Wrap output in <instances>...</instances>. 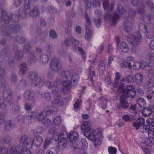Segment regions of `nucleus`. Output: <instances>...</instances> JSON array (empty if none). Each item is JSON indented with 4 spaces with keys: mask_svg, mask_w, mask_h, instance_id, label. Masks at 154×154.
Here are the masks:
<instances>
[{
    "mask_svg": "<svg viewBox=\"0 0 154 154\" xmlns=\"http://www.w3.org/2000/svg\"><path fill=\"white\" fill-rule=\"evenodd\" d=\"M6 105L5 102L4 98L2 97H0V108L2 109H5Z\"/></svg>",
    "mask_w": 154,
    "mask_h": 154,
    "instance_id": "338daca9",
    "label": "nucleus"
},
{
    "mask_svg": "<svg viewBox=\"0 0 154 154\" xmlns=\"http://www.w3.org/2000/svg\"><path fill=\"white\" fill-rule=\"evenodd\" d=\"M58 143L60 147L63 149L65 148L67 145V139H60Z\"/></svg>",
    "mask_w": 154,
    "mask_h": 154,
    "instance_id": "a18cd8bd",
    "label": "nucleus"
},
{
    "mask_svg": "<svg viewBox=\"0 0 154 154\" xmlns=\"http://www.w3.org/2000/svg\"><path fill=\"white\" fill-rule=\"evenodd\" d=\"M16 41L19 44H22L26 41V38L21 35H17L15 38Z\"/></svg>",
    "mask_w": 154,
    "mask_h": 154,
    "instance_id": "c03bdc74",
    "label": "nucleus"
},
{
    "mask_svg": "<svg viewBox=\"0 0 154 154\" xmlns=\"http://www.w3.org/2000/svg\"><path fill=\"white\" fill-rule=\"evenodd\" d=\"M43 129L42 127L38 126L34 130V134L35 135L40 134L43 131Z\"/></svg>",
    "mask_w": 154,
    "mask_h": 154,
    "instance_id": "13d9d810",
    "label": "nucleus"
},
{
    "mask_svg": "<svg viewBox=\"0 0 154 154\" xmlns=\"http://www.w3.org/2000/svg\"><path fill=\"white\" fill-rule=\"evenodd\" d=\"M31 48V45L29 43H27L24 46L23 48V51L25 52L28 53L30 51Z\"/></svg>",
    "mask_w": 154,
    "mask_h": 154,
    "instance_id": "69168bd1",
    "label": "nucleus"
},
{
    "mask_svg": "<svg viewBox=\"0 0 154 154\" xmlns=\"http://www.w3.org/2000/svg\"><path fill=\"white\" fill-rule=\"evenodd\" d=\"M20 71L23 74H24L27 70V66L26 63H23L20 65Z\"/></svg>",
    "mask_w": 154,
    "mask_h": 154,
    "instance_id": "3c124183",
    "label": "nucleus"
},
{
    "mask_svg": "<svg viewBox=\"0 0 154 154\" xmlns=\"http://www.w3.org/2000/svg\"><path fill=\"white\" fill-rule=\"evenodd\" d=\"M39 11L36 8H33L29 12L30 16L34 18L37 17L39 15Z\"/></svg>",
    "mask_w": 154,
    "mask_h": 154,
    "instance_id": "ea45409f",
    "label": "nucleus"
},
{
    "mask_svg": "<svg viewBox=\"0 0 154 154\" xmlns=\"http://www.w3.org/2000/svg\"><path fill=\"white\" fill-rule=\"evenodd\" d=\"M98 99L102 102L101 104L102 108L104 109H105L106 107V104L107 102V100L104 97H101Z\"/></svg>",
    "mask_w": 154,
    "mask_h": 154,
    "instance_id": "de8ad7c7",
    "label": "nucleus"
},
{
    "mask_svg": "<svg viewBox=\"0 0 154 154\" xmlns=\"http://www.w3.org/2000/svg\"><path fill=\"white\" fill-rule=\"evenodd\" d=\"M145 123V121L144 119L143 118H140L137 119L135 122L133 123V126L136 130H138Z\"/></svg>",
    "mask_w": 154,
    "mask_h": 154,
    "instance_id": "dca6fc26",
    "label": "nucleus"
},
{
    "mask_svg": "<svg viewBox=\"0 0 154 154\" xmlns=\"http://www.w3.org/2000/svg\"><path fill=\"white\" fill-rule=\"evenodd\" d=\"M24 148L22 145H19L15 148H12L11 149L10 152L12 154H17L18 153L21 154Z\"/></svg>",
    "mask_w": 154,
    "mask_h": 154,
    "instance_id": "f3484780",
    "label": "nucleus"
},
{
    "mask_svg": "<svg viewBox=\"0 0 154 154\" xmlns=\"http://www.w3.org/2000/svg\"><path fill=\"white\" fill-rule=\"evenodd\" d=\"M3 98H5L7 101L10 103L9 105L11 106L12 104V101L11 100L12 92L11 90L9 89H5L2 93Z\"/></svg>",
    "mask_w": 154,
    "mask_h": 154,
    "instance_id": "9b49d317",
    "label": "nucleus"
},
{
    "mask_svg": "<svg viewBox=\"0 0 154 154\" xmlns=\"http://www.w3.org/2000/svg\"><path fill=\"white\" fill-rule=\"evenodd\" d=\"M52 142V139L50 138H47L45 140L44 144V148L47 149L48 146L50 145Z\"/></svg>",
    "mask_w": 154,
    "mask_h": 154,
    "instance_id": "603ef678",
    "label": "nucleus"
},
{
    "mask_svg": "<svg viewBox=\"0 0 154 154\" xmlns=\"http://www.w3.org/2000/svg\"><path fill=\"white\" fill-rule=\"evenodd\" d=\"M49 59V57L47 54H43L41 55L40 62L41 64L45 65L48 62Z\"/></svg>",
    "mask_w": 154,
    "mask_h": 154,
    "instance_id": "c85d7f7f",
    "label": "nucleus"
},
{
    "mask_svg": "<svg viewBox=\"0 0 154 154\" xmlns=\"http://www.w3.org/2000/svg\"><path fill=\"white\" fill-rule=\"evenodd\" d=\"M83 134L88 139L92 141L96 140L97 138V137H96L94 135L95 134L93 131V129Z\"/></svg>",
    "mask_w": 154,
    "mask_h": 154,
    "instance_id": "393cba45",
    "label": "nucleus"
},
{
    "mask_svg": "<svg viewBox=\"0 0 154 154\" xmlns=\"http://www.w3.org/2000/svg\"><path fill=\"white\" fill-rule=\"evenodd\" d=\"M145 143L146 145L151 146L154 143V139L153 137H149L145 140Z\"/></svg>",
    "mask_w": 154,
    "mask_h": 154,
    "instance_id": "5fc2aeb1",
    "label": "nucleus"
},
{
    "mask_svg": "<svg viewBox=\"0 0 154 154\" xmlns=\"http://www.w3.org/2000/svg\"><path fill=\"white\" fill-rule=\"evenodd\" d=\"M134 82V77L132 75H130L127 77L126 79L123 78L121 81V84H123V82Z\"/></svg>",
    "mask_w": 154,
    "mask_h": 154,
    "instance_id": "37998d69",
    "label": "nucleus"
},
{
    "mask_svg": "<svg viewBox=\"0 0 154 154\" xmlns=\"http://www.w3.org/2000/svg\"><path fill=\"white\" fill-rule=\"evenodd\" d=\"M54 96L53 100L51 101L53 105L55 107L62 106L65 103L66 100V98L62 99L61 95L58 93L53 94Z\"/></svg>",
    "mask_w": 154,
    "mask_h": 154,
    "instance_id": "423d86ee",
    "label": "nucleus"
},
{
    "mask_svg": "<svg viewBox=\"0 0 154 154\" xmlns=\"http://www.w3.org/2000/svg\"><path fill=\"white\" fill-rule=\"evenodd\" d=\"M146 32V38L151 39L153 38L154 36V32L152 29H149Z\"/></svg>",
    "mask_w": 154,
    "mask_h": 154,
    "instance_id": "49530a36",
    "label": "nucleus"
},
{
    "mask_svg": "<svg viewBox=\"0 0 154 154\" xmlns=\"http://www.w3.org/2000/svg\"><path fill=\"white\" fill-rule=\"evenodd\" d=\"M73 72V70L72 69H64L61 71V76L63 78L69 79L71 76V73H72Z\"/></svg>",
    "mask_w": 154,
    "mask_h": 154,
    "instance_id": "4be33fe9",
    "label": "nucleus"
},
{
    "mask_svg": "<svg viewBox=\"0 0 154 154\" xmlns=\"http://www.w3.org/2000/svg\"><path fill=\"white\" fill-rule=\"evenodd\" d=\"M134 59L131 57H127L126 59L124 60L123 63L121 64L122 66L124 67L128 66L129 68H131V64L133 63Z\"/></svg>",
    "mask_w": 154,
    "mask_h": 154,
    "instance_id": "4468645a",
    "label": "nucleus"
},
{
    "mask_svg": "<svg viewBox=\"0 0 154 154\" xmlns=\"http://www.w3.org/2000/svg\"><path fill=\"white\" fill-rule=\"evenodd\" d=\"M120 103L119 104V108L127 109L128 108L129 104L127 100V97L125 95H122L120 97Z\"/></svg>",
    "mask_w": 154,
    "mask_h": 154,
    "instance_id": "1a4fd4ad",
    "label": "nucleus"
},
{
    "mask_svg": "<svg viewBox=\"0 0 154 154\" xmlns=\"http://www.w3.org/2000/svg\"><path fill=\"white\" fill-rule=\"evenodd\" d=\"M115 75L116 77L114 84V87H117L119 85L118 81L120 78V75L118 72H116V73Z\"/></svg>",
    "mask_w": 154,
    "mask_h": 154,
    "instance_id": "09e8293b",
    "label": "nucleus"
},
{
    "mask_svg": "<svg viewBox=\"0 0 154 154\" xmlns=\"http://www.w3.org/2000/svg\"><path fill=\"white\" fill-rule=\"evenodd\" d=\"M38 77V73L35 72H32L29 73L28 79L33 83Z\"/></svg>",
    "mask_w": 154,
    "mask_h": 154,
    "instance_id": "2f4dec72",
    "label": "nucleus"
},
{
    "mask_svg": "<svg viewBox=\"0 0 154 154\" xmlns=\"http://www.w3.org/2000/svg\"><path fill=\"white\" fill-rule=\"evenodd\" d=\"M81 128L84 130L83 134L86 133L93 129L91 126V123L89 121L84 122L81 126Z\"/></svg>",
    "mask_w": 154,
    "mask_h": 154,
    "instance_id": "2eb2a0df",
    "label": "nucleus"
},
{
    "mask_svg": "<svg viewBox=\"0 0 154 154\" xmlns=\"http://www.w3.org/2000/svg\"><path fill=\"white\" fill-rule=\"evenodd\" d=\"M78 134L76 132H73L69 134V139L71 142L77 141L78 138Z\"/></svg>",
    "mask_w": 154,
    "mask_h": 154,
    "instance_id": "c9c22d12",
    "label": "nucleus"
},
{
    "mask_svg": "<svg viewBox=\"0 0 154 154\" xmlns=\"http://www.w3.org/2000/svg\"><path fill=\"white\" fill-rule=\"evenodd\" d=\"M154 86V80L152 79H150L146 82L144 85V87L147 89L151 90L152 87Z\"/></svg>",
    "mask_w": 154,
    "mask_h": 154,
    "instance_id": "72a5a7b5",
    "label": "nucleus"
},
{
    "mask_svg": "<svg viewBox=\"0 0 154 154\" xmlns=\"http://www.w3.org/2000/svg\"><path fill=\"white\" fill-rule=\"evenodd\" d=\"M57 112V109L51 106L47 107L44 111H42L39 113L37 116V119L38 121L42 122L46 117L48 113L56 114Z\"/></svg>",
    "mask_w": 154,
    "mask_h": 154,
    "instance_id": "7ed1b4c3",
    "label": "nucleus"
},
{
    "mask_svg": "<svg viewBox=\"0 0 154 154\" xmlns=\"http://www.w3.org/2000/svg\"><path fill=\"white\" fill-rule=\"evenodd\" d=\"M34 93L31 91H26L24 93V97L26 101L35 100Z\"/></svg>",
    "mask_w": 154,
    "mask_h": 154,
    "instance_id": "b1692460",
    "label": "nucleus"
},
{
    "mask_svg": "<svg viewBox=\"0 0 154 154\" xmlns=\"http://www.w3.org/2000/svg\"><path fill=\"white\" fill-rule=\"evenodd\" d=\"M45 85L46 87L51 91V92L52 94L57 93L58 89L57 85L54 83H52L49 81L46 82Z\"/></svg>",
    "mask_w": 154,
    "mask_h": 154,
    "instance_id": "9d476101",
    "label": "nucleus"
},
{
    "mask_svg": "<svg viewBox=\"0 0 154 154\" xmlns=\"http://www.w3.org/2000/svg\"><path fill=\"white\" fill-rule=\"evenodd\" d=\"M146 58L149 60L154 61V53H148L146 55Z\"/></svg>",
    "mask_w": 154,
    "mask_h": 154,
    "instance_id": "774afa93",
    "label": "nucleus"
},
{
    "mask_svg": "<svg viewBox=\"0 0 154 154\" xmlns=\"http://www.w3.org/2000/svg\"><path fill=\"white\" fill-rule=\"evenodd\" d=\"M119 18V14L117 12H115L112 15L110 12L106 13L105 15L104 19L106 21H111L112 23L115 25Z\"/></svg>",
    "mask_w": 154,
    "mask_h": 154,
    "instance_id": "6e6552de",
    "label": "nucleus"
},
{
    "mask_svg": "<svg viewBox=\"0 0 154 154\" xmlns=\"http://www.w3.org/2000/svg\"><path fill=\"white\" fill-rule=\"evenodd\" d=\"M2 16H0V22H3L5 24L10 23L8 27L3 26L1 30L3 34L6 36L12 37V33H17L20 29V26L17 21L19 20V17L16 14H13L9 16L5 11H1Z\"/></svg>",
    "mask_w": 154,
    "mask_h": 154,
    "instance_id": "f257e3e1",
    "label": "nucleus"
},
{
    "mask_svg": "<svg viewBox=\"0 0 154 154\" xmlns=\"http://www.w3.org/2000/svg\"><path fill=\"white\" fill-rule=\"evenodd\" d=\"M85 17L86 21V23L85 25V27H86V25H87V26L89 27H91V21L87 12H85Z\"/></svg>",
    "mask_w": 154,
    "mask_h": 154,
    "instance_id": "864d4df0",
    "label": "nucleus"
},
{
    "mask_svg": "<svg viewBox=\"0 0 154 154\" xmlns=\"http://www.w3.org/2000/svg\"><path fill=\"white\" fill-rule=\"evenodd\" d=\"M45 78L42 76H38L33 84L35 85L38 87H41L44 84L45 82Z\"/></svg>",
    "mask_w": 154,
    "mask_h": 154,
    "instance_id": "a211bd4d",
    "label": "nucleus"
},
{
    "mask_svg": "<svg viewBox=\"0 0 154 154\" xmlns=\"http://www.w3.org/2000/svg\"><path fill=\"white\" fill-rule=\"evenodd\" d=\"M11 136L8 135H6L0 138V144H9L11 143Z\"/></svg>",
    "mask_w": 154,
    "mask_h": 154,
    "instance_id": "5701e85b",
    "label": "nucleus"
},
{
    "mask_svg": "<svg viewBox=\"0 0 154 154\" xmlns=\"http://www.w3.org/2000/svg\"><path fill=\"white\" fill-rule=\"evenodd\" d=\"M71 41L73 44V49L75 50H77V46L79 44V42L75 38L71 37L70 38Z\"/></svg>",
    "mask_w": 154,
    "mask_h": 154,
    "instance_id": "4d7b16f0",
    "label": "nucleus"
},
{
    "mask_svg": "<svg viewBox=\"0 0 154 154\" xmlns=\"http://www.w3.org/2000/svg\"><path fill=\"white\" fill-rule=\"evenodd\" d=\"M71 76L70 79L71 81L73 82L74 84L77 83L79 81V77L78 75L76 73L73 72L72 73H71Z\"/></svg>",
    "mask_w": 154,
    "mask_h": 154,
    "instance_id": "a19ab883",
    "label": "nucleus"
},
{
    "mask_svg": "<svg viewBox=\"0 0 154 154\" xmlns=\"http://www.w3.org/2000/svg\"><path fill=\"white\" fill-rule=\"evenodd\" d=\"M4 129L7 131H9L12 128V124L11 121L9 120H6L4 124Z\"/></svg>",
    "mask_w": 154,
    "mask_h": 154,
    "instance_id": "79ce46f5",
    "label": "nucleus"
},
{
    "mask_svg": "<svg viewBox=\"0 0 154 154\" xmlns=\"http://www.w3.org/2000/svg\"><path fill=\"white\" fill-rule=\"evenodd\" d=\"M118 91L119 93H125L128 97L133 98L136 95V91L134 87L129 86L125 88L123 85H120L118 88Z\"/></svg>",
    "mask_w": 154,
    "mask_h": 154,
    "instance_id": "f03ea898",
    "label": "nucleus"
},
{
    "mask_svg": "<svg viewBox=\"0 0 154 154\" xmlns=\"http://www.w3.org/2000/svg\"><path fill=\"white\" fill-rule=\"evenodd\" d=\"M103 5L104 8L106 9L107 11H110L112 10L113 4L112 3H109V1H103Z\"/></svg>",
    "mask_w": 154,
    "mask_h": 154,
    "instance_id": "cd10ccee",
    "label": "nucleus"
},
{
    "mask_svg": "<svg viewBox=\"0 0 154 154\" xmlns=\"http://www.w3.org/2000/svg\"><path fill=\"white\" fill-rule=\"evenodd\" d=\"M86 31L85 32V38L87 40H89L92 37V32L91 27L87 26V25H86Z\"/></svg>",
    "mask_w": 154,
    "mask_h": 154,
    "instance_id": "473e14b6",
    "label": "nucleus"
},
{
    "mask_svg": "<svg viewBox=\"0 0 154 154\" xmlns=\"http://www.w3.org/2000/svg\"><path fill=\"white\" fill-rule=\"evenodd\" d=\"M53 95L49 91L45 92L41 95V98L46 101L48 102L50 101Z\"/></svg>",
    "mask_w": 154,
    "mask_h": 154,
    "instance_id": "a878e982",
    "label": "nucleus"
},
{
    "mask_svg": "<svg viewBox=\"0 0 154 154\" xmlns=\"http://www.w3.org/2000/svg\"><path fill=\"white\" fill-rule=\"evenodd\" d=\"M119 47L122 51L124 53H127L129 51L128 45L125 42H121L119 45Z\"/></svg>",
    "mask_w": 154,
    "mask_h": 154,
    "instance_id": "c756f323",
    "label": "nucleus"
},
{
    "mask_svg": "<svg viewBox=\"0 0 154 154\" xmlns=\"http://www.w3.org/2000/svg\"><path fill=\"white\" fill-rule=\"evenodd\" d=\"M143 75L138 73L135 75V80L136 83L139 85L141 84L143 82Z\"/></svg>",
    "mask_w": 154,
    "mask_h": 154,
    "instance_id": "4c0bfd02",
    "label": "nucleus"
},
{
    "mask_svg": "<svg viewBox=\"0 0 154 154\" xmlns=\"http://www.w3.org/2000/svg\"><path fill=\"white\" fill-rule=\"evenodd\" d=\"M25 115L23 116L22 115H19L17 117V121L20 124H23L25 122Z\"/></svg>",
    "mask_w": 154,
    "mask_h": 154,
    "instance_id": "052dcab7",
    "label": "nucleus"
},
{
    "mask_svg": "<svg viewBox=\"0 0 154 154\" xmlns=\"http://www.w3.org/2000/svg\"><path fill=\"white\" fill-rule=\"evenodd\" d=\"M30 1H24V6L19 9L18 12L19 16L22 18H25L28 15L29 11L30 9Z\"/></svg>",
    "mask_w": 154,
    "mask_h": 154,
    "instance_id": "39448f33",
    "label": "nucleus"
},
{
    "mask_svg": "<svg viewBox=\"0 0 154 154\" xmlns=\"http://www.w3.org/2000/svg\"><path fill=\"white\" fill-rule=\"evenodd\" d=\"M142 110V113L143 116L145 117H149L152 114V111L150 107H144Z\"/></svg>",
    "mask_w": 154,
    "mask_h": 154,
    "instance_id": "7c9ffc66",
    "label": "nucleus"
},
{
    "mask_svg": "<svg viewBox=\"0 0 154 154\" xmlns=\"http://www.w3.org/2000/svg\"><path fill=\"white\" fill-rule=\"evenodd\" d=\"M124 23L125 30L126 32H128L131 29L133 26V23L132 22L128 20H126L124 21Z\"/></svg>",
    "mask_w": 154,
    "mask_h": 154,
    "instance_id": "e433bc0d",
    "label": "nucleus"
},
{
    "mask_svg": "<svg viewBox=\"0 0 154 154\" xmlns=\"http://www.w3.org/2000/svg\"><path fill=\"white\" fill-rule=\"evenodd\" d=\"M30 59L29 61V63L31 64L36 62L37 60V58L35 55L32 54H30Z\"/></svg>",
    "mask_w": 154,
    "mask_h": 154,
    "instance_id": "bf43d9fd",
    "label": "nucleus"
},
{
    "mask_svg": "<svg viewBox=\"0 0 154 154\" xmlns=\"http://www.w3.org/2000/svg\"><path fill=\"white\" fill-rule=\"evenodd\" d=\"M95 76V72L94 71H92L90 67L89 69V74L88 76V79H90V81L93 82V77Z\"/></svg>",
    "mask_w": 154,
    "mask_h": 154,
    "instance_id": "e2e57ef3",
    "label": "nucleus"
},
{
    "mask_svg": "<svg viewBox=\"0 0 154 154\" xmlns=\"http://www.w3.org/2000/svg\"><path fill=\"white\" fill-rule=\"evenodd\" d=\"M63 87L62 88V91L64 93H67L68 90L71 88V82L69 80L64 81L62 83Z\"/></svg>",
    "mask_w": 154,
    "mask_h": 154,
    "instance_id": "6ab92c4d",
    "label": "nucleus"
},
{
    "mask_svg": "<svg viewBox=\"0 0 154 154\" xmlns=\"http://www.w3.org/2000/svg\"><path fill=\"white\" fill-rule=\"evenodd\" d=\"M20 142L23 143L24 146L27 148H31L33 145L32 139L25 135L21 136Z\"/></svg>",
    "mask_w": 154,
    "mask_h": 154,
    "instance_id": "0eeeda50",
    "label": "nucleus"
},
{
    "mask_svg": "<svg viewBox=\"0 0 154 154\" xmlns=\"http://www.w3.org/2000/svg\"><path fill=\"white\" fill-rule=\"evenodd\" d=\"M142 20L145 23L150 24L151 23V18L149 15H144L142 18Z\"/></svg>",
    "mask_w": 154,
    "mask_h": 154,
    "instance_id": "680f3d73",
    "label": "nucleus"
},
{
    "mask_svg": "<svg viewBox=\"0 0 154 154\" xmlns=\"http://www.w3.org/2000/svg\"><path fill=\"white\" fill-rule=\"evenodd\" d=\"M61 123V118L58 116L55 117L53 121L54 124L56 125H59Z\"/></svg>",
    "mask_w": 154,
    "mask_h": 154,
    "instance_id": "0e129e2a",
    "label": "nucleus"
},
{
    "mask_svg": "<svg viewBox=\"0 0 154 154\" xmlns=\"http://www.w3.org/2000/svg\"><path fill=\"white\" fill-rule=\"evenodd\" d=\"M32 139L33 145L36 147L39 146L43 141V138L40 136H37Z\"/></svg>",
    "mask_w": 154,
    "mask_h": 154,
    "instance_id": "412c9836",
    "label": "nucleus"
},
{
    "mask_svg": "<svg viewBox=\"0 0 154 154\" xmlns=\"http://www.w3.org/2000/svg\"><path fill=\"white\" fill-rule=\"evenodd\" d=\"M139 29L143 33L146 32L149 29L145 24L142 23L139 24Z\"/></svg>",
    "mask_w": 154,
    "mask_h": 154,
    "instance_id": "6e6d98bb",
    "label": "nucleus"
},
{
    "mask_svg": "<svg viewBox=\"0 0 154 154\" xmlns=\"http://www.w3.org/2000/svg\"><path fill=\"white\" fill-rule=\"evenodd\" d=\"M137 102L138 105L142 108H144L146 106V103L144 100L141 98H139L137 100Z\"/></svg>",
    "mask_w": 154,
    "mask_h": 154,
    "instance_id": "8fccbe9b",
    "label": "nucleus"
},
{
    "mask_svg": "<svg viewBox=\"0 0 154 154\" xmlns=\"http://www.w3.org/2000/svg\"><path fill=\"white\" fill-rule=\"evenodd\" d=\"M146 62L144 61L141 62H136L134 63L132 67L134 69H138L140 68L143 69L146 66Z\"/></svg>",
    "mask_w": 154,
    "mask_h": 154,
    "instance_id": "aec40b11",
    "label": "nucleus"
},
{
    "mask_svg": "<svg viewBox=\"0 0 154 154\" xmlns=\"http://www.w3.org/2000/svg\"><path fill=\"white\" fill-rule=\"evenodd\" d=\"M80 99H77L74 104V108L75 110H77L78 109H80L82 104V99H81V95L79 96Z\"/></svg>",
    "mask_w": 154,
    "mask_h": 154,
    "instance_id": "58836bf2",
    "label": "nucleus"
},
{
    "mask_svg": "<svg viewBox=\"0 0 154 154\" xmlns=\"http://www.w3.org/2000/svg\"><path fill=\"white\" fill-rule=\"evenodd\" d=\"M136 33L137 37L131 34L129 35L127 38L128 41L134 46H137L140 45L142 39L141 34L139 31H137Z\"/></svg>",
    "mask_w": 154,
    "mask_h": 154,
    "instance_id": "20e7f679",
    "label": "nucleus"
},
{
    "mask_svg": "<svg viewBox=\"0 0 154 154\" xmlns=\"http://www.w3.org/2000/svg\"><path fill=\"white\" fill-rule=\"evenodd\" d=\"M59 60L56 58H54L50 63V67L52 70L57 71L59 70Z\"/></svg>",
    "mask_w": 154,
    "mask_h": 154,
    "instance_id": "f8f14e48",
    "label": "nucleus"
},
{
    "mask_svg": "<svg viewBox=\"0 0 154 154\" xmlns=\"http://www.w3.org/2000/svg\"><path fill=\"white\" fill-rule=\"evenodd\" d=\"M13 51L15 54V58L17 60H20L23 57V54L22 51L20 50L16 45L13 48Z\"/></svg>",
    "mask_w": 154,
    "mask_h": 154,
    "instance_id": "ddd939ff",
    "label": "nucleus"
},
{
    "mask_svg": "<svg viewBox=\"0 0 154 154\" xmlns=\"http://www.w3.org/2000/svg\"><path fill=\"white\" fill-rule=\"evenodd\" d=\"M105 70V62L103 60H101L99 63V73L101 75L104 72Z\"/></svg>",
    "mask_w": 154,
    "mask_h": 154,
    "instance_id": "f704fd0d",
    "label": "nucleus"
},
{
    "mask_svg": "<svg viewBox=\"0 0 154 154\" xmlns=\"http://www.w3.org/2000/svg\"><path fill=\"white\" fill-rule=\"evenodd\" d=\"M35 105V100L26 101L25 102V109L27 111L32 109V108Z\"/></svg>",
    "mask_w": 154,
    "mask_h": 154,
    "instance_id": "bb28decb",
    "label": "nucleus"
}]
</instances>
